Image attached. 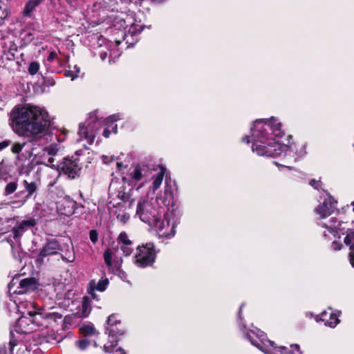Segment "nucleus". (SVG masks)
Listing matches in <instances>:
<instances>
[{
    "label": "nucleus",
    "instance_id": "obj_1",
    "mask_svg": "<svg viewBox=\"0 0 354 354\" xmlns=\"http://www.w3.org/2000/svg\"><path fill=\"white\" fill-rule=\"evenodd\" d=\"M284 133L281 123L274 117L269 120H257L251 127L250 136H245L242 141L252 143V150L258 156L277 157L284 153V156L302 157L306 153L305 144L296 145L288 140L282 143Z\"/></svg>",
    "mask_w": 354,
    "mask_h": 354
},
{
    "label": "nucleus",
    "instance_id": "obj_2",
    "mask_svg": "<svg viewBox=\"0 0 354 354\" xmlns=\"http://www.w3.org/2000/svg\"><path fill=\"white\" fill-rule=\"evenodd\" d=\"M12 117L14 129L19 134L33 141L49 136L50 121L48 112L44 108L26 104L15 108L12 112Z\"/></svg>",
    "mask_w": 354,
    "mask_h": 354
},
{
    "label": "nucleus",
    "instance_id": "obj_3",
    "mask_svg": "<svg viewBox=\"0 0 354 354\" xmlns=\"http://www.w3.org/2000/svg\"><path fill=\"white\" fill-rule=\"evenodd\" d=\"M251 344L267 354H301L298 344L291 345L292 351L287 352L284 346L277 347L274 343L266 338L264 333L258 328L245 333Z\"/></svg>",
    "mask_w": 354,
    "mask_h": 354
},
{
    "label": "nucleus",
    "instance_id": "obj_4",
    "mask_svg": "<svg viewBox=\"0 0 354 354\" xmlns=\"http://www.w3.org/2000/svg\"><path fill=\"white\" fill-rule=\"evenodd\" d=\"M19 308L23 315L16 323L15 330L17 333H30L37 326L43 324L42 322L36 319L37 311L33 301H22L19 304Z\"/></svg>",
    "mask_w": 354,
    "mask_h": 354
},
{
    "label": "nucleus",
    "instance_id": "obj_5",
    "mask_svg": "<svg viewBox=\"0 0 354 354\" xmlns=\"http://www.w3.org/2000/svg\"><path fill=\"white\" fill-rule=\"evenodd\" d=\"M178 222L174 218L172 212L165 211L150 226L155 231L158 238L164 242L175 236Z\"/></svg>",
    "mask_w": 354,
    "mask_h": 354
},
{
    "label": "nucleus",
    "instance_id": "obj_6",
    "mask_svg": "<svg viewBox=\"0 0 354 354\" xmlns=\"http://www.w3.org/2000/svg\"><path fill=\"white\" fill-rule=\"evenodd\" d=\"M165 211V207L158 205V198L151 200L144 198L138 202L136 215L150 226Z\"/></svg>",
    "mask_w": 354,
    "mask_h": 354
},
{
    "label": "nucleus",
    "instance_id": "obj_7",
    "mask_svg": "<svg viewBox=\"0 0 354 354\" xmlns=\"http://www.w3.org/2000/svg\"><path fill=\"white\" fill-rule=\"evenodd\" d=\"M322 225L328 230V233L333 234L335 237L339 236L340 234H344L345 232H348L344 238V243L346 245H350L351 250H354V232L346 228V223L337 221L333 217L327 223H324ZM350 257L351 263L354 267V252L350 254Z\"/></svg>",
    "mask_w": 354,
    "mask_h": 354
},
{
    "label": "nucleus",
    "instance_id": "obj_8",
    "mask_svg": "<svg viewBox=\"0 0 354 354\" xmlns=\"http://www.w3.org/2000/svg\"><path fill=\"white\" fill-rule=\"evenodd\" d=\"M39 287L38 281L34 277H15L8 284V291L10 295L30 294Z\"/></svg>",
    "mask_w": 354,
    "mask_h": 354
},
{
    "label": "nucleus",
    "instance_id": "obj_9",
    "mask_svg": "<svg viewBox=\"0 0 354 354\" xmlns=\"http://www.w3.org/2000/svg\"><path fill=\"white\" fill-rule=\"evenodd\" d=\"M102 121L97 116L96 113H91L84 122L79 125L78 135L89 145L93 144L95 136L101 127Z\"/></svg>",
    "mask_w": 354,
    "mask_h": 354
},
{
    "label": "nucleus",
    "instance_id": "obj_10",
    "mask_svg": "<svg viewBox=\"0 0 354 354\" xmlns=\"http://www.w3.org/2000/svg\"><path fill=\"white\" fill-rule=\"evenodd\" d=\"M156 259L154 245L148 243L138 246L135 254V264L140 268H145L153 264Z\"/></svg>",
    "mask_w": 354,
    "mask_h": 354
},
{
    "label": "nucleus",
    "instance_id": "obj_11",
    "mask_svg": "<svg viewBox=\"0 0 354 354\" xmlns=\"http://www.w3.org/2000/svg\"><path fill=\"white\" fill-rule=\"evenodd\" d=\"M106 330L109 333V337L112 339L111 345H104V349L105 352L111 353L112 348L117 344L118 336L122 335L124 333V328L122 326L120 321L117 318L115 315H110L106 320Z\"/></svg>",
    "mask_w": 354,
    "mask_h": 354
},
{
    "label": "nucleus",
    "instance_id": "obj_12",
    "mask_svg": "<svg viewBox=\"0 0 354 354\" xmlns=\"http://www.w3.org/2000/svg\"><path fill=\"white\" fill-rule=\"evenodd\" d=\"M120 41L118 40L113 41H106L104 38L99 39V45L100 50L99 55L102 60H104L106 57H109V62L118 58L120 55V52L118 48Z\"/></svg>",
    "mask_w": 354,
    "mask_h": 354
},
{
    "label": "nucleus",
    "instance_id": "obj_13",
    "mask_svg": "<svg viewBox=\"0 0 354 354\" xmlns=\"http://www.w3.org/2000/svg\"><path fill=\"white\" fill-rule=\"evenodd\" d=\"M337 201L329 194L322 198L320 197L319 204L315 208V214L317 219H324L331 215L336 209Z\"/></svg>",
    "mask_w": 354,
    "mask_h": 354
},
{
    "label": "nucleus",
    "instance_id": "obj_14",
    "mask_svg": "<svg viewBox=\"0 0 354 354\" xmlns=\"http://www.w3.org/2000/svg\"><path fill=\"white\" fill-rule=\"evenodd\" d=\"M150 172L151 169L147 165L139 163L131 167L129 172V177L130 180L135 184L140 181L146 182Z\"/></svg>",
    "mask_w": 354,
    "mask_h": 354
},
{
    "label": "nucleus",
    "instance_id": "obj_15",
    "mask_svg": "<svg viewBox=\"0 0 354 354\" xmlns=\"http://www.w3.org/2000/svg\"><path fill=\"white\" fill-rule=\"evenodd\" d=\"M57 167V171L61 170L71 178H74L80 170V167L76 160L69 158H64L62 162Z\"/></svg>",
    "mask_w": 354,
    "mask_h": 354
},
{
    "label": "nucleus",
    "instance_id": "obj_16",
    "mask_svg": "<svg viewBox=\"0 0 354 354\" xmlns=\"http://www.w3.org/2000/svg\"><path fill=\"white\" fill-rule=\"evenodd\" d=\"M76 202L69 197H65L57 203V209L59 214L70 216L74 214Z\"/></svg>",
    "mask_w": 354,
    "mask_h": 354
},
{
    "label": "nucleus",
    "instance_id": "obj_17",
    "mask_svg": "<svg viewBox=\"0 0 354 354\" xmlns=\"http://www.w3.org/2000/svg\"><path fill=\"white\" fill-rule=\"evenodd\" d=\"M109 280L106 277L100 279L97 283L95 280H92L89 283L88 292L92 298H95V290L103 292L106 289L109 284Z\"/></svg>",
    "mask_w": 354,
    "mask_h": 354
},
{
    "label": "nucleus",
    "instance_id": "obj_18",
    "mask_svg": "<svg viewBox=\"0 0 354 354\" xmlns=\"http://www.w3.org/2000/svg\"><path fill=\"white\" fill-rule=\"evenodd\" d=\"M35 224V222L32 219L22 221L20 222L12 230V236L13 239L18 240L28 227L34 226Z\"/></svg>",
    "mask_w": 354,
    "mask_h": 354
},
{
    "label": "nucleus",
    "instance_id": "obj_19",
    "mask_svg": "<svg viewBox=\"0 0 354 354\" xmlns=\"http://www.w3.org/2000/svg\"><path fill=\"white\" fill-rule=\"evenodd\" d=\"M319 319L324 322L326 326L330 328H335L339 322L338 315L332 312L330 309L328 311L322 313Z\"/></svg>",
    "mask_w": 354,
    "mask_h": 354
},
{
    "label": "nucleus",
    "instance_id": "obj_20",
    "mask_svg": "<svg viewBox=\"0 0 354 354\" xmlns=\"http://www.w3.org/2000/svg\"><path fill=\"white\" fill-rule=\"evenodd\" d=\"M62 315L58 313L53 312V313H47V312H38L36 314L37 320L39 319V321L43 323L46 322L51 324L53 322H58L62 320Z\"/></svg>",
    "mask_w": 354,
    "mask_h": 354
},
{
    "label": "nucleus",
    "instance_id": "obj_21",
    "mask_svg": "<svg viewBox=\"0 0 354 354\" xmlns=\"http://www.w3.org/2000/svg\"><path fill=\"white\" fill-rule=\"evenodd\" d=\"M120 119V114H114L111 116L107 118L104 122H105V125L107 127L104 129L103 136L105 138H108L111 133V132H113L114 133H117V125L115 124V122Z\"/></svg>",
    "mask_w": 354,
    "mask_h": 354
},
{
    "label": "nucleus",
    "instance_id": "obj_22",
    "mask_svg": "<svg viewBox=\"0 0 354 354\" xmlns=\"http://www.w3.org/2000/svg\"><path fill=\"white\" fill-rule=\"evenodd\" d=\"M60 250V245L56 240L49 241L40 250L39 256L44 257L57 253Z\"/></svg>",
    "mask_w": 354,
    "mask_h": 354
},
{
    "label": "nucleus",
    "instance_id": "obj_23",
    "mask_svg": "<svg viewBox=\"0 0 354 354\" xmlns=\"http://www.w3.org/2000/svg\"><path fill=\"white\" fill-rule=\"evenodd\" d=\"M54 158L47 156L46 152L42 151L35 155L33 161L36 165H44L50 167H54Z\"/></svg>",
    "mask_w": 354,
    "mask_h": 354
},
{
    "label": "nucleus",
    "instance_id": "obj_24",
    "mask_svg": "<svg viewBox=\"0 0 354 354\" xmlns=\"http://www.w3.org/2000/svg\"><path fill=\"white\" fill-rule=\"evenodd\" d=\"M165 173H166V169L164 168L163 167H160L158 168V170L157 171V172L155 174H153V176L151 177V178H152L151 189H152L153 192H155L158 189L160 188V187L162 183Z\"/></svg>",
    "mask_w": 354,
    "mask_h": 354
},
{
    "label": "nucleus",
    "instance_id": "obj_25",
    "mask_svg": "<svg viewBox=\"0 0 354 354\" xmlns=\"http://www.w3.org/2000/svg\"><path fill=\"white\" fill-rule=\"evenodd\" d=\"M91 310V307L89 298L87 297H83L81 305L79 306V310L77 311V314L80 317H86L90 314Z\"/></svg>",
    "mask_w": 354,
    "mask_h": 354
},
{
    "label": "nucleus",
    "instance_id": "obj_26",
    "mask_svg": "<svg viewBox=\"0 0 354 354\" xmlns=\"http://www.w3.org/2000/svg\"><path fill=\"white\" fill-rule=\"evenodd\" d=\"M24 185L25 187L26 190L28 192V195L26 196V199L22 200L20 203V205L25 203L26 201V199L28 198L30 196H32L35 191L37 190V184L35 182L28 183L27 180H24Z\"/></svg>",
    "mask_w": 354,
    "mask_h": 354
},
{
    "label": "nucleus",
    "instance_id": "obj_27",
    "mask_svg": "<svg viewBox=\"0 0 354 354\" xmlns=\"http://www.w3.org/2000/svg\"><path fill=\"white\" fill-rule=\"evenodd\" d=\"M40 0H29L25 6L24 15L29 17L34 9L41 2Z\"/></svg>",
    "mask_w": 354,
    "mask_h": 354
},
{
    "label": "nucleus",
    "instance_id": "obj_28",
    "mask_svg": "<svg viewBox=\"0 0 354 354\" xmlns=\"http://www.w3.org/2000/svg\"><path fill=\"white\" fill-rule=\"evenodd\" d=\"M35 34L34 32H31L29 30H25L21 32V39L24 44L30 43L35 38Z\"/></svg>",
    "mask_w": 354,
    "mask_h": 354
},
{
    "label": "nucleus",
    "instance_id": "obj_29",
    "mask_svg": "<svg viewBox=\"0 0 354 354\" xmlns=\"http://www.w3.org/2000/svg\"><path fill=\"white\" fill-rule=\"evenodd\" d=\"M17 343L15 340L10 341L8 347L5 345H0V354H14L13 350Z\"/></svg>",
    "mask_w": 354,
    "mask_h": 354
},
{
    "label": "nucleus",
    "instance_id": "obj_30",
    "mask_svg": "<svg viewBox=\"0 0 354 354\" xmlns=\"http://www.w3.org/2000/svg\"><path fill=\"white\" fill-rule=\"evenodd\" d=\"M80 333L84 335H93L96 333V330L93 326L89 324H84L80 328Z\"/></svg>",
    "mask_w": 354,
    "mask_h": 354
},
{
    "label": "nucleus",
    "instance_id": "obj_31",
    "mask_svg": "<svg viewBox=\"0 0 354 354\" xmlns=\"http://www.w3.org/2000/svg\"><path fill=\"white\" fill-rule=\"evenodd\" d=\"M80 72V68L77 65H75L73 69L66 70L65 71V76L70 77L71 80H74L75 78L78 77V75Z\"/></svg>",
    "mask_w": 354,
    "mask_h": 354
},
{
    "label": "nucleus",
    "instance_id": "obj_32",
    "mask_svg": "<svg viewBox=\"0 0 354 354\" xmlns=\"http://www.w3.org/2000/svg\"><path fill=\"white\" fill-rule=\"evenodd\" d=\"M165 198L163 199L162 203L165 206H168L170 205L171 200L173 199V194L171 190V188H169L168 186H166L165 187Z\"/></svg>",
    "mask_w": 354,
    "mask_h": 354
},
{
    "label": "nucleus",
    "instance_id": "obj_33",
    "mask_svg": "<svg viewBox=\"0 0 354 354\" xmlns=\"http://www.w3.org/2000/svg\"><path fill=\"white\" fill-rule=\"evenodd\" d=\"M58 150L59 148L56 144L50 145L43 149L44 151L46 152L47 156L53 158L57 153Z\"/></svg>",
    "mask_w": 354,
    "mask_h": 354
},
{
    "label": "nucleus",
    "instance_id": "obj_34",
    "mask_svg": "<svg viewBox=\"0 0 354 354\" xmlns=\"http://www.w3.org/2000/svg\"><path fill=\"white\" fill-rule=\"evenodd\" d=\"M63 261L72 263L75 259V253L73 250H68L64 254L62 255Z\"/></svg>",
    "mask_w": 354,
    "mask_h": 354
},
{
    "label": "nucleus",
    "instance_id": "obj_35",
    "mask_svg": "<svg viewBox=\"0 0 354 354\" xmlns=\"http://www.w3.org/2000/svg\"><path fill=\"white\" fill-rule=\"evenodd\" d=\"M17 186L18 184L17 182H10L8 183L5 187V195L8 196L14 193L16 191Z\"/></svg>",
    "mask_w": 354,
    "mask_h": 354
},
{
    "label": "nucleus",
    "instance_id": "obj_36",
    "mask_svg": "<svg viewBox=\"0 0 354 354\" xmlns=\"http://www.w3.org/2000/svg\"><path fill=\"white\" fill-rule=\"evenodd\" d=\"M118 242L119 245L123 244H131V241L129 239L128 235L126 232H121L118 238Z\"/></svg>",
    "mask_w": 354,
    "mask_h": 354
},
{
    "label": "nucleus",
    "instance_id": "obj_37",
    "mask_svg": "<svg viewBox=\"0 0 354 354\" xmlns=\"http://www.w3.org/2000/svg\"><path fill=\"white\" fill-rule=\"evenodd\" d=\"M40 68L39 64L37 62H32L28 68V71L30 75H34L39 71Z\"/></svg>",
    "mask_w": 354,
    "mask_h": 354
},
{
    "label": "nucleus",
    "instance_id": "obj_38",
    "mask_svg": "<svg viewBox=\"0 0 354 354\" xmlns=\"http://www.w3.org/2000/svg\"><path fill=\"white\" fill-rule=\"evenodd\" d=\"M90 345V342L87 339H82L75 342V346L80 350H85Z\"/></svg>",
    "mask_w": 354,
    "mask_h": 354
},
{
    "label": "nucleus",
    "instance_id": "obj_39",
    "mask_svg": "<svg viewBox=\"0 0 354 354\" xmlns=\"http://www.w3.org/2000/svg\"><path fill=\"white\" fill-rule=\"evenodd\" d=\"M24 145H25V142H24V143L15 142L11 147V151L14 153H19L22 151Z\"/></svg>",
    "mask_w": 354,
    "mask_h": 354
},
{
    "label": "nucleus",
    "instance_id": "obj_40",
    "mask_svg": "<svg viewBox=\"0 0 354 354\" xmlns=\"http://www.w3.org/2000/svg\"><path fill=\"white\" fill-rule=\"evenodd\" d=\"M104 259L105 263L109 266H111L112 265V254L110 250H106L104 253Z\"/></svg>",
    "mask_w": 354,
    "mask_h": 354
},
{
    "label": "nucleus",
    "instance_id": "obj_41",
    "mask_svg": "<svg viewBox=\"0 0 354 354\" xmlns=\"http://www.w3.org/2000/svg\"><path fill=\"white\" fill-rule=\"evenodd\" d=\"M120 248L124 255L129 256L131 254L132 250H133L132 243L128 244V245L127 244L120 245Z\"/></svg>",
    "mask_w": 354,
    "mask_h": 354
},
{
    "label": "nucleus",
    "instance_id": "obj_42",
    "mask_svg": "<svg viewBox=\"0 0 354 354\" xmlns=\"http://www.w3.org/2000/svg\"><path fill=\"white\" fill-rule=\"evenodd\" d=\"M89 237H90V239L91 241L95 243L97 242V239H98V234H97V232L96 230H91L90 231V233H89Z\"/></svg>",
    "mask_w": 354,
    "mask_h": 354
},
{
    "label": "nucleus",
    "instance_id": "obj_43",
    "mask_svg": "<svg viewBox=\"0 0 354 354\" xmlns=\"http://www.w3.org/2000/svg\"><path fill=\"white\" fill-rule=\"evenodd\" d=\"M55 60H57L58 61L57 54L55 51H51V52H50V53L48 55V57L47 58V61L48 62H53Z\"/></svg>",
    "mask_w": 354,
    "mask_h": 354
},
{
    "label": "nucleus",
    "instance_id": "obj_44",
    "mask_svg": "<svg viewBox=\"0 0 354 354\" xmlns=\"http://www.w3.org/2000/svg\"><path fill=\"white\" fill-rule=\"evenodd\" d=\"M310 185L315 189H319L321 185V182L319 180H312L310 182Z\"/></svg>",
    "mask_w": 354,
    "mask_h": 354
},
{
    "label": "nucleus",
    "instance_id": "obj_45",
    "mask_svg": "<svg viewBox=\"0 0 354 354\" xmlns=\"http://www.w3.org/2000/svg\"><path fill=\"white\" fill-rule=\"evenodd\" d=\"M10 144V142L9 140H3L0 142V151L3 150V149L8 147Z\"/></svg>",
    "mask_w": 354,
    "mask_h": 354
},
{
    "label": "nucleus",
    "instance_id": "obj_46",
    "mask_svg": "<svg viewBox=\"0 0 354 354\" xmlns=\"http://www.w3.org/2000/svg\"><path fill=\"white\" fill-rule=\"evenodd\" d=\"M102 159L104 163L108 164L112 161L113 157H109L107 156H102Z\"/></svg>",
    "mask_w": 354,
    "mask_h": 354
},
{
    "label": "nucleus",
    "instance_id": "obj_47",
    "mask_svg": "<svg viewBox=\"0 0 354 354\" xmlns=\"http://www.w3.org/2000/svg\"><path fill=\"white\" fill-rule=\"evenodd\" d=\"M332 248L335 250H339L341 249V245L337 243L336 241H334L332 243Z\"/></svg>",
    "mask_w": 354,
    "mask_h": 354
},
{
    "label": "nucleus",
    "instance_id": "obj_48",
    "mask_svg": "<svg viewBox=\"0 0 354 354\" xmlns=\"http://www.w3.org/2000/svg\"><path fill=\"white\" fill-rule=\"evenodd\" d=\"M129 218V215H127V214H124L122 216L121 218H120V221L123 223H126L128 219Z\"/></svg>",
    "mask_w": 354,
    "mask_h": 354
},
{
    "label": "nucleus",
    "instance_id": "obj_49",
    "mask_svg": "<svg viewBox=\"0 0 354 354\" xmlns=\"http://www.w3.org/2000/svg\"><path fill=\"white\" fill-rule=\"evenodd\" d=\"M115 353L117 354H126L122 348H118L116 351H115Z\"/></svg>",
    "mask_w": 354,
    "mask_h": 354
},
{
    "label": "nucleus",
    "instance_id": "obj_50",
    "mask_svg": "<svg viewBox=\"0 0 354 354\" xmlns=\"http://www.w3.org/2000/svg\"><path fill=\"white\" fill-rule=\"evenodd\" d=\"M122 200L124 201H126L127 200V196H125V194H123V195L121 197Z\"/></svg>",
    "mask_w": 354,
    "mask_h": 354
},
{
    "label": "nucleus",
    "instance_id": "obj_51",
    "mask_svg": "<svg viewBox=\"0 0 354 354\" xmlns=\"http://www.w3.org/2000/svg\"><path fill=\"white\" fill-rule=\"evenodd\" d=\"M243 305L240 306L239 312V317L241 319V313L242 310Z\"/></svg>",
    "mask_w": 354,
    "mask_h": 354
},
{
    "label": "nucleus",
    "instance_id": "obj_52",
    "mask_svg": "<svg viewBox=\"0 0 354 354\" xmlns=\"http://www.w3.org/2000/svg\"><path fill=\"white\" fill-rule=\"evenodd\" d=\"M165 0H153V1L154 2H156V3H162L163 1H165Z\"/></svg>",
    "mask_w": 354,
    "mask_h": 354
},
{
    "label": "nucleus",
    "instance_id": "obj_53",
    "mask_svg": "<svg viewBox=\"0 0 354 354\" xmlns=\"http://www.w3.org/2000/svg\"><path fill=\"white\" fill-rule=\"evenodd\" d=\"M351 205L352 206V207H353V211L354 212V201H353V202L351 203Z\"/></svg>",
    "mask_w": 354,
    "mask_h": 354
},
{
    "label": "nucleus",
    "instance_id": "obj_54",
    "mask_svg": "<svg viewBox=\"0 0 354 354\" xmlns=\"http://www.w3.org/2000/svg\"><path fill=\"white\" fill-rule=\"evenodd\" d=\"M124 24H125V21L123 20L121 21V26H123Z\"/></svg>",
    "mask_w": 354,
    "mask_h": 354
},
{
    "label": "nucleus",
    "instance_id": "obj_55",
    "mask_svg": "<svg viewBox=\"0 0 354 354\" xmlns=\"http://www.w3.org/2000/svg\"><path fill=\"white\" fill-rule=\"evenodd\" d=\"M324 234L325 236H328V234L326 233V231L324 232Z\"/></svg>",
    "mask_w": 354,
    "mask_h": 354
},
{
    "label": "nucleus",
    "instance_id": "obj_56",
    "mask_svg": "<svg viewBox=\"0 0 354 354\" xmlns=\"http://www.w3.org/2000/svg\"><path fill=\"white\" fill-rule=\"evenodd\" d=\"M142 185H143V183H141V184L138 186V189H139L140 187H141L142 186Z\"/></svg>",
    "mask_w": 354,
    "mask_h": 354
},
{
    "label": "nucleus",
    "instance_id": "obj_57",
    "mask_svg": "<svg viewBox=\"0 0 354 354\" xmlns=\"http://www.w3.org/2000/svg\"><path fill=\"white\" fill-rule=\"evenodd\" d=\"M61 339H62V337H60V339H57V342H59L61 341Z\"/></svg>",
    "mask_w": 354,
    "mask_h": 354
},
{
    "label": "nucleus",
    "instance_id": "obj_58",
    "mask_svg": "<svg viewBox=\"0 0 354 354\" xmlns=\"http://www.w3.org/2000/svg\"><path fill=\"white\" fill-rule=\"evenodd\" d=\"M245 328V326H243V328H242V330H243Z\"/></svg>",
    "mask_w": 354,
    "mask_h": 354
},
{
    "label": "nucleus",
    "instance_id": "obj_59",
    "mask_svg": "<svg viewBox=\"0 0 354 354\" xmlns=\"http://www.w3.org/2000/svg\"><path fill=\"white\" fill-rule=\"evenodd\" d=\"M274 164L279 165V164L277 162H274Z\"/></svg>",
    "mask_w": 354,
    "mask_h": 354
},
{
    "label": "nucleus",
    "instance_id": "obj_60",
    "mask_svg": "<svg viewBox=\"0 0 354 354\" xmlns=\"http://www.w3.org/2000/svg\"><path fill=\"white\" fill-rule=\"evenodd\" d=\"M95 299H96V300H98V298H97L96 297H95Z\"/></svg>",
    "mask_w": 354,
    "mask_h": 354
}]
</instances>
